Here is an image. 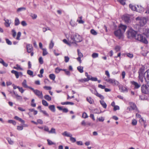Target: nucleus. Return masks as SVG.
Returning a JSON list of instances; mask_svg holds the SVG:
<instances>
[{"instance_id": "nucleus-55", "label": "nucleus", "mask_w": 149, "mask_h": 149, "mask_svg": "<svg viewBox=\"0 0 149 149\" xmlns=\"http://www.w3.org/2000/svg\"><path fill=\"white\" fill-rule=\"evenodd\" d=\"M120 47L119 46H116L115 47V49L116 52H118L120 51Z\"/></svg>"}, {"instance_id": "nucleus-47", "label": "nucleus", "mask_w": 149, "mask_h": 149, "mask_svg": "<svg viewBox=\"0 0 149 149\" xmlns=\"http://www.w3.org/2000/svg\"><path fill=\"white\" fill-rule=\"evenodd\" d=\"M13 36L14 38H15L16 35V33L15 30L14 29H12L11 31Z\"/></svg>"}, {"instance_id": "nucleus-14", "label": "nucleus", "mask_w": 149, "mask_h": 149, "mask_svg": "<svg viewBox=\"0 0 149 149\" xmlns=\"http://www.w3.org/2000/svg\"><path fill=\"white\" fill-rule=\"evenodd\" d=\"M145 81L148 83L149 82V71H147L145 73Z\"/></svg>"}, {"instance_id": "nucleus-52", "label": "nucleus", "mask_w": 149, "mask_h": 149, "mask_svg": "<svg viewBox=\"0 0 149 149\" xmlns=\"http://www.w3.org/2000/svg\"><path fill=\"white\" fill-rule=\"evenodd\" d=\"M92 56L93 58H97L98 56V54L97 53H93L92 54Z\"/></svg>"}, {"instance_id": "nucleus-15", "label": "nucleus", "mask_w": 149, "mask_h": 149, "mask_svg": "<svg viewBox=\"0 0 149 149\" xmlns=\"http://www.w3.org/2000/svg\"><path fill=\"white\" fill-rule=\"evenodd\" d=\"M4 20L5 21L4 23L5 26L7 27H9L11 24V20L8 19H6L5 18L4 19Z\"/></svg>"}, {"instance_id": "nucleus-22", "label": "nucleus", "mask_w": 149, "mask_h": 149, "mask_svg": "<svg viewBox=\"0 0 149 149\" xmlns=\"http://www.w3.org/2000/svg\"><path fill=\"white\" fill-rule=\"evenodd\" d=\"M11 72L13 74H14L16 76V78L17 79L19 77V73L17 72L14 70H12L11 71Z\"/></svg>"}, {"instance_id": "nucleus-31", "label": "nucleus", "mask_w": 149, "mask_h": 149, "mask_svg": "<svg viewBox=\"0 0 149 149\" xmlns=\"http://www.w3.org/2000/svg\"><path fill=\"white\" fill-rule=\"evenodd\" d=\"M83 67L82 66H79L77 67V69L78 71L80 73H82L83 72Z\"/></svg>"}, {"instance_id": "nucleus-3", "label": "nucleus", "mask_w": 149, "mask_h": 149, "mask_svg": "<svg viewBox=\"0 0 149 149\" xmlns=\"http://www.w3.org/2000/svg\"><path fill=\"white\" fill-rule=\"evenodd\" d=\"M135 38L136 40L145 44H147L148 43V41L146 39L145 37L142 34H137L136 35Z\"/></svg>"}, {"instance_id": "nucleus-27", "label": "nucleus", "mask_w": 149, "mask_h": 149, "mask_svg": "<svg viewBox=\"0 0 149 149\" xmlns=\"http://www.w3.org/2000/svg\"><path fill=\"white\" fill-rule=\"evenodd\" d=\"M144 72V69L142 68H140L139 71V75H143Z\"/></svg>"}, {"instance_id": "nucleus-11", "label": "nucleus", "mask_w": 149, "mask_h": 149, "mask_svg": "<svg viewBox=\"0 0 149 149\" xmlns=\"http://www.w3.org/2000/svg\"><path fill=\"white\" fill-rule=\"evenodd\" d=\"M78 55V57L77 58V60L80 63H81V58L83 56L81 52L78 49L77 50Z\"/></svg>"}, {"instance_id": "nucleus-40", "label": "nucleus", "mask_w": 149, "mask_h": 149, "mask_svg": "<svg viewBox=\"0 0 149 149\" xmlns=\"http://www.w3.org/2000/svg\"><path fill=\"white\" fill-rule=\"evenodd\" d=\"M54 45V43L52 41V40H51V41L49 45V48L50 49H52L53 48Z\"/></svg>"}, {"instance_id": "nucleus-60", "label": "nucleus", "mask_w": 149, "mask_h": 149, "mask_svg": "<svg viewBox=\"0 0 149 149\" xmlns=\"http://www.w3.org/2000/svg\"><path fill=\"white\" fill-rule=\"evenodd\" d=\"M27 73L30 76L32 75L33 74V72L30 70H27Z\"/></svg>"}, {"instance_id": "nucleus-33", "label": "nucleus", "mask_w": 149, "mask_h": 149, "mask_svg": "<svg viewBox=\"0 0 149 149\" xmlns=\"http://www.w3.org/2000/svg\"><path fill=\"white\" fill-rule=\"evenodd\" d=\"M124 19L126 22L127 23L129 22L130 19L129 17L127 16H125L124 17Z\"/></svg>"}, {"instance_id": "nucleus-58", "label": "nucleus", "mask_w": 149, "mask_h": 149, "mask_svg": "<svg viewBox=\"0 0 149 149\" xmlns=\"http://www.w3.org/2000/svg\"><path fill=\"white\" fill-rule=\"evenodd\" d=\"M90 90L93 94H95V95L96 94V93L97 92V91L95 89H90Z\"/></svg>"}, {"instance_id": "nucleus-8", "label": "nucleus", "mask_w": 149, "mask_h": 149, "mask_svg": "<svg viewBox=\"0 0 149 149\" xmlns=\"http://www.w3.org/2000/svg\"><path fill=\"white\" fill-rule=\"evenodd\" d=\"M62 135L64 136L70 137V140L73 142H74V138L72 137V135L70 133L65 131L62 133Z\"/></svg>"}, {"instance_id": "nucleus-10", "label": "nucleus", "mask_w": 149, "mask_h": 149, "mask_svg": "<svg viewBox=\"0 0 149 149\" xmlns=\"http://www.w3.org/2000/svg\"><path fill=\"white\" fill-rule=\"evenodd\" d=\"M82 40V38L81 36L77 34H75V42H80Z\"/></svg>"}, {"instance_id": "nucleus-50", "label": "nucleus", "mask_w": 149, "mask_h": 149, "mask_svg": "<svg viewBox=\"0 0 149 149\" xmlns=\"http://www.w3.org/2000/svg\"><path fill=\"white\" fill-rule=\"evenodd\" d=\"M47 141L48 142V144L49 145H52L55 144V143L54 142H53L51 140H49V139H47Z\"/></svg>"}, {"instance_id": "nucleus-28", "label": "nucleus", "mask_w": 149, "mask_h": 149, "mask_svg": "<svg viewBox=\"0 0 149 149\" xmlns=\"http://www.w3.org/2000/svg\"><path fill=\"white\" fill-rule=\"evenodd\" d=\"M44 98L45 99L48 101H50L52 100V97L49 95H46L44 96Z\"/></svg>"}, {"instance_id": "nucleus-36", "label": "nucleus", "mask_w": 149, "mask_h": 149, "mask_svg": "<svg viewBox=\"0 0 149 149\" xmlns=\"http://www.w3.org/2000/svg\"><path fill=\"white\" fill-rule=\"evenodd\" d=\"M43 50L42 55L43 56H45L48 54V52L47 51V49L45 48L42 49Z\"/></svg>"}, {"instance_id": "nucleus-48", "label": "nucleus", "mask_w": 149, "mask_h": 149, "mask_svg": "<svg viewBox=\"0 0 149 149\" xmlns=\"http://www.w3.org/2000/svg\"><path fill=\"white\" fill-rule=\"evenodd\" d=\"M63 70V69L57 68L55 69V72L56 73H59L61 71Z\"/></svg>"}, {"instance_id": "nucleus-56", "label": "nucleus", "mask_w": 149, "mask_h": 149, "mask_svg": "<svg viewBox=\"0 0 149 149\" xmlns=\"http://www.w3.org/2000/svg\"><path fill=\"white\" fill-rule=\"evenodd\" d=\"M17 88L18 89L19 91L21 93H23L24 92V90L23 89L22 87H20L19 86H18V87H17Z\"/></svg>"}, {"instance_id": "nucleus-57", "label": "nucleus", "mask_w": 149, "mask_h": 149, "mask_svg": "<svg viewBox=\"0 0 149 149\" xmlns=\"http://www.w3.org/2000/svg\"><path fill=\"white\" fill-rule=\"evenodd\" d=\"M21 33L20 32H19L17 33V37L16 38V39L17 40H19L20 39L19 38L21 36Z\"/></svg>"}, {"instance_id": "nucleus-9", "label": "nucleus", "mask_w": 149, "mask_h": 149, "mask_svg": "<svg viewBox=\"0 0 149 149\" xmlns=\"http://www.w3.org/2000/svg\"><path fill=\"white\" fill-rule=\"evenodd\" d=\"M131 83L133 86L134 89V90L137 89L139 88L141 86V84L135 81H131Z\"/></svg>"}, {"instance_id": "nucleus-5", "label": "nucleus", "mask_w": 149, "mask_h": 149, "mask_svg": "<svg viewBox=\"0 0 149 149\" xmlns=\"http://www.w3.org/2000/svg\"><path fill=\"white\" fill-rule=\"evenodd\" d=\"M141 91L144 94H149V86L143 85L141 87Z\"/></svg>"}, {"instance_id": "nucleus-1", "label": "nucleus", "mask_w": 149, "mask_h": 149, "mask_svg": "<svg viewBox=\"0 0 149 149\" xmlns=\"http://www.w3.org/2000/svg\"><path fill=\"white\" fill-rule=\"evenodd\" d=\"M118 29L114 32L115 36L119 39H123L124 38V33L127 28V26L125 25L121 24L119 26Z\"/></svg>"}, {"instance_id": "nucleus-62", "label": "nucleus", "mask_w": 149, "mask_h": 149, "mask_svg": "<svg viewBox=\"0 0 149 149\" xmlns=\"http://www.w3.org/2000/svg\"><path fill=\"white\" fill-rule=\"evenodd\" d=\"M120 3L123 5L125 4V0H117Z\"/></svg>"}, {"instance_id": "nucleus-34", "label": "nucleus", "mask_w": 149, "mask_h": 149, "mask_svg": "<svg viewBox=\"0 0 149 149\" xmlns=\"http://www.w3.org/2000/svg\"><path fill=\"white\" fill-rule=\"evenodd\" d=\"M26 8L25 7H21L18 8L17 10V11L18 12L26 10Z\"/></svg>"}, {"instance_id": "nucleus-51", "label": "nucleus", "mask_w": 149, "mask_h": 149, "mask_svg": "<svg viewBox=\"0 0 149 149\" xmlns=\"http://www.w3.org/2000/svg\"><path fill=\"white\" fill-rule=\"evenodd\" d=\"M63 71H64L65 72V74L67 75L70 76V71L68 70H67L63 69Z\"/></svg>"}, {"instance_id": "nucleus-38", "label": "nucleus", "mask_w": 149, "mask_h": 149, "mask_svg": "<svg viewBox=\"0 0 149 149\" xmlns=\"http://www.w3.org/2000/svg\"><path fill=\"white\" fill-rule=\"evenodd\" d=\"M6 139L8 141V143L10 145H13V141H12L11 139L10 138H6Z\"/></svg>"}, {"instance_id": "nucleus-6", "label": "nucleus", "mask_w": 149, "mask_h": 149, "mask_svg": "<svg viewBox=\"0 0 149 149\" xmlns=\"http://www.w3.org/2000/svg\"><path fill=\"white\" fill-rule=\"evenodd\" d=\"M105 80L109 84L117 86L118 84V82L113 79L109 78L108 79H105Z\"/></svg>"}, {"instance_id": "nucleus-37", "label": "nucleus", "mask_w": 149, "mask_h": 149, "mask_svg": "<svg viewBox=\"0 0 149 149\" xmlns=\"http://www.w3.org/2000/svg\"><path fill=\"white\" fill-rule=\"evenodd\" d=\"M137 124V121L136 120L133 119L132 120V124L133 126H135Z\"/></svg>"}, {"instance_id": "nucleus-26", "label": "nucleus", "mask_w": 149, "mask_h": 149, "mask_svg": "<svg viewBox=\"0 0 149 149\" xmlns=\"http://www.w3.org/2000/svg\"><path fill=\"white\" fill-rule=\"evenodd\" d=\"M82 17L81 16L79 17L77 19V21L79 24H83L84 22V21L82 19Z\"/></svg>"}, {"instance_id": "nucleus-30", "label": "nucleus", "mask_w": 149, "mask_h": 149, "mask_svg": "<svg viewBox=\"0 0 149 149\" xmlns=\"http://www.w3.org/2000/svg\"><path fill=\"white\" fill-rule=\"evenodd\" d=\"M144 34L148 38H149V29H146L145 32L144 33Z\"/></svg>"}, {"instance_id": "nucleus-13", "label": "nucleus", "mask_w": 149, "mask_h": 149, "mask_svg": "<svg viewBox=\"0 0 149 149\" xmlns=\"http://www.w3.org/2000/svg\"><path fill=\"white\" fill-rule=\"evenodd\" d=\"M26 49L27 52L28 53H30L33 51V47L31 44H27L26 45Z\"/></svg>"}, {"instance_id": "nucleus-12", "label": "nucleus", "mask_w": 149, "mask_h": 149, "mask_svg": "<svg viewBox=\"0 0 149 149\" xmlns=\"http://www.w3.org/2000/svg\"><path fill=\"white\" fill-rule=\"evenodd\" d=\"M144 8L140 5H136V11L141 13L144 11Z\"/></svg>"}, {"instance_id": "nucleus-24", "label": "nucleus", "mask_w": 149, "mask_h": 149, "mask_svg": "<svg viewBox=\"0 0 149 149\" xmlns=\"http://www.w3.org/2000/svg\"><path fill=\"white\" fill-rule=\"evenodd\" d=\"M100 102L103 107L106 109L107 108V105L106 103L103 100H100Z\"/></svg>"}, {"instance_id": "nucleus-49", "label": "nucleus", "mask_w": 149, "mask_h": 149, "mask_svg": "<svg viewBox=\"0 0 149 149\" xmlns=\"http://www.w3.org/2000/svg\"><path fill=\"white\" fill-rule=\"evenodd\" d=\"M126 55L130 58H132L133 57V54L130 53H127L126 54Z\"/></svg>"}, {"instance_id": "nucleus-7", "label": "nucleus", "mask_w": 149, "mask_h": 149, "mask_svg": "<svg viewBox=\"0 0 149 149\" xmlns=\"http://www.w3.org/2000/svg\"><path fill=\"white\" fill-rule=\"evenodd\" d=\"M31 89L32 90L34 94L37 96L39 98L41 99H42L43 98V94L42 91L38 90H34L32 88H31Z\"/></svg>"}, {"instance_id": "nucleus-41", "label": "nucleus", "mask_w": 149, "mask_h": 149, "mask_svg": "<svg viewBox=\"0 0 149 149\" xmlns=\"http://www.w3.org/2000/svg\"><path fill=\"white\" fill-rule=\"evenodd\" d=\"M8 122L9 123L12 124L14 125H15L16 124V122L13 120H8Z\"/></svg>"}, {"instance_id": "nucleus-20", "label": "nucleus", "mask_w": 149, "mask_h": 149, "mask_svg": "<svg viewBox=\"0 0 149 149\" xmlns=\"http://www.w3.org/2000/svg\"><path fill=\"white\" fill-rule=\"evenodd\" d=\"M14 118L17 120L19 121L22 123H25V121L24 120L17 116H15L14 117Z\"/></svg>"}, {"instance_id": "nucleus-17", "label": "nucleus", "mask_w": 149, "mask_h": 149, "mask_svg": "<svg viewBox=\"0 0 149 149\" xmlns=\"http://www.w3.org/2000/svg\"><path fill=\"white\" fill-rule=\"evenodd\" d=\"M129 7L133 11H136V6H135L132 4H130L129 5Z\"/></svg>"}, {"instance_id": "nucleus-35", "label": "nucleus", "mask_w": 149, "mask_h": 149, "mask_svg": "<svg viewBox=\"0 0 149 149\" xmlns=\"http://www.w3.org/2000/svg\"><path fill=\"white\" fill-rule=\"evenodd\" d=\"M49 77L51 79L54 81L55 79V76L54 74H50L49 75Z\"/></svg>"}, {"instance_id": "nucleus-2", "label": "nucleus", "mask_w": 149, "mask_h": 149, "mask_svg": "<svg viewBox=\"0 0 149 149\" xmlns=\"http://www.w3.org/2000/svg\"><path fill=\"white\" fill-rule=\"evenodd\" d=\"M136 20L139 22V25L141 26H143L146 23L148 19L145 17H138L136 18Z\"/></svg>"}, {"instance_id": "nucleus-32", "label": "nucleus", "mask_w": 149, "mask_h": 149, "mask_svg": "<svg viewBox=\"0 0 149 149\" xmlns=\"http://www.w3.org/2000/svg\"><path fill=\"white\" fill-rule=\"evenodd\" d=\"M30 16L33 19H36L37 17V15L36 14L33 13H31L30 14Z\"/></svg>"}, {"instance_id": "nucleus-18", "label": "nucleus", "mask_w": 149, "mask_h": 149, "mask_svg": "<svg viewBox=\"0 0 149 149\" xmlns=\"http://www.w3.org/2000/svg\"><path fill=\"white\" fill-rule=\"evenodd\" d=\"M130 107L133 110H135L136 109V105L132 102L129 103Z\"/></svg>"}, {"instance_id": "nucleus-16", "label": "nucleus", "mask_w": 149, "mask_h": 149, "mask_svg": "<svg viewBox=\"0 0 149 149\" xmlns=\"http://www.w3.org/2000/svg\"><path fill=\"white\" fill-rule=\"evenodd\" d=\"M22 86L24 88H29L31 89V88H32V87L29 86L27 84L26 81L25 79L24 80L22 83Z\"/></svg>"}, {"instance_id": "nucleus-39", "label": "nucleus", "mask_w": 149, "mask_h": 149, "mask_svg": "<svg viewBox=\"0 0 149 149\" xmlns=\"http://www.w3.org/2000/svg\"><path fill=\"white\" fill-rule=\"evenodd\" d=\"M95 95L97 96L98 97H99L101 99L103 100L104 98V97L103 95H101L100 94H99L97 93V92L96 94Z\"/></svg>"}, {"instance_id": "nucleus-29", "label": "nucleus", "mask_w": 149, "mask_h": 149, "mask_svg": "<svg viewBox=\"0 0 149 149\" xmlns=\"http://www.w3.org/2000/svg\"><path fill=\"white\" fill-rule=\"evenodd\" d=\"M61 104L63 105H67V104H70L71 105H74V103L73 102H62L61 103Z\"/></svg>"}, {"instance_id": "nucleus-53", "label": "nucleus", "mask_w": 149, "mask_h": 149, "mask_svg": "<svg viewBox=\"0 0 149 149\" xmlns=\"http://www.w3.org/2000/svg\"><path fill=\"white\" fill-rule=\"evenodd\" d=\"M88 81L89 79L86 78H84L83 79H82L79 80V81L82 82Z\"/></svg>"}, {"instance_id": "nucleus-45", "label": "nucleus", "mask_w": 149, "mask_h": 149, "mask_svg": "<svg viewBox=\"0 0 149 149\" xmlns=\"http://www.w3.org/2000/svg\"><path fill=\"white\" fill-rule=\"evenodd\" d=\"M70 38L71 40L70 41L71 43H73L74 41V35L71 36Z\"/></svg>"}, {"instance_id": "nucleus-63", "label": "nucleus", "mask_w": 149, "mask_h": 149, "mask_svg": "<svg viewBox=\"0 0 149 149\" xmlns=\"http://www.w3.org/2000/svg\"><path fill=\"white\" fill-rule=\"evenodd\" d=\"M16 97H17V100L21 101H22V98L21 96L19 95H17L16 96Z\"/></svg>"}, {"instance_id": "nucleus-44", "label": "nucleus", "mask_w": 149, "mask_h": 149, "mask_svg": "<svg viewBox=\"0 0 149 149\" xmlns=\"http://www.w3.org/2000/svg\"><path fill=\"white\" fill-rule=\"evenodd\" d=\"M42 103L45 106H47L48 105V103L45 100H42Z\"/></svg>"}, {"instance_id": "nucleus-59", "label": "nucleus", "mask_w": 149, "mask_h": 149, "mask_svg": "<svg viewBox=\"0 0 149 149\" xmlns=\"http://www.w3.org/2000/svg\"><path fill=\"white\" fill-rule=\"evenodd\" d=\"M138 77L139 80H140L141 82H143V75H139Z\"/></svg>"}, {"instance_id": "nucleus-42", "label": "nucleus", "mask_w": 149, "mask_h": 149, "mask_svg": "<svg viewBox=\"0 0 149 149\" xmlns=\"http://www.w3.org/2000/svg\"><path fill=\"white\" fill-rule=\"evenodd\" d=\"M91 33L93 35H96L97 33V32L93 29H92L90 31Z\"/></svg>"}, {"instance_id": "nucleus-54", "label": "nucleus", "mask_w": 149, "mask_h": 149, "mask_svg": "<svg viewBox=\"0 0 149 149\" xmlns=\"http://www.w3.org/2000/svg\"><path fill=\"white\" fill-rule=\"evenodd\" d=\"M49 133H54L56 134V131L55 129L53 128H52L51 129V130L50 131H49Z\"/></svg>"}, {"instance_id": "nucleus-43", "label": "nucleus", "mask_w": 149, "mask_h": 149, "mask_svg": "<svg viewBox=\"0 0 149 149\" xmlns=\"http://www.w3.org/2000/svg\"><path fill=\"white\" fill-rule=\"evenodd\" d=\"M39 62L40 64H43L44 61L42 57H40L39 59Z\"/></svg>"}, {"instance_id": "nucleus-4", "label": "nucleus", "mask_w": 149, "mask_h": 149, "mask_svg": "<svg viewBox=\"0 0 149 149\" xmlns=\"http://www.w3.org/2000/svg\"><path fill=\"white\" fill-rule=\"evenodd\" d=\"M127 37L128 38H135L136 35V32L132 28L129 29L127 31Z\"/></svg>"}, {"instance_id": "nucleus-46", "label": "nucleus", "mask_w": 149, "mask_h": 149, "mask_svg": "<svg viewBox=\"0 0 149 149\" xmlns=\"http://www.w3.org/2000/svg\"><path fill=\"white\" fill-rule=\"evenodd\" d=\"M23 126L18 125L17 126V130L19 131H21L23 130Z\"/></svg>"}, {"instance_id": "nucleus-23", "label": "nucleus", "mask_w": 149, "mask_h": 149, "mask_svg": "<svg viewBox=\"0 0 149 149\" xmlns=\"http://www.w3.org/2000/svg\"><path fill=\"white\" fill-rule=\"evenodd\" d=\"M15 25L16 26L20 24V22L19 19L17 17H16L15 20Z\"/></svg>"}, {"instance_id": "nucleus-19", "label": "nucleus", "mask_w": 149, "mask_h": 149, "mask_svg": "<svg viewBox=\"0 0 149 149\" xmlns=\"http://www.w3.org/2000/svg\"><path fill=\"white\" fill-rule=\"evenodd\" d=\"M86 100L91 104H93L94 102L93 100L90 97H87L86 98Z\"/></svg>"}, {"instance_id": "nucleus-25", "label": "nucleus", "mask_w": 149, "mask_h": 149, "mask_svg": "<svg viewBox=\"0 0 149 149\" xmlns=\"http://www.w3.org/2000/svg\"><path fill=\"white\" fill-rule=\"evenodd\" d=\"M49 108L52 111L54 112L55 111V106L54 105H51L49 107Z\"/></svg>"}, {"instance_id": "nucleus-64", "label": "nucleus", "mask_w": 149, "mask_h": 149, "mask_svg": "<svg viewBox=\"0 0 149 149\" xmlns=\"http://www.w3.org/2000/svg\"><path fill=\"white\" fill-rule=\"evenodd\" d=\"M121 91L123 92L126 91H127V89L125 86H122L121 87Z\"/></svg>"}, {"instance_id": "nucleus-21", "label": "nucleus", "mask_w": 149, "mask_h": 149, "mask_svg": "<svg viewBox=\"0 0 149 149\" xmlns=\"http://www.w3.org/2000/svg\"><path fill=\"white\" fill-rule=\"evenodd\" d=\"M81 124L82 125L84 126L87 125L90 126L91 125V123H90L88 122H85L84 120L82 122Z\"/></svg>"}, {"instance_id": "nucleus-61", "label": "nucleus", "mask_w": 149, "mask_h": 149, "mask_svg": "<svg viewBox=\"0 0 149 149\" xmlns=\"http://www.w3.org/2000/svg\"><path fill=\"white\" fill-rule=\"evenodd\" d=\"M69 58L68 56H65L64 57V61L66 63H67L69 61Z\"/></svg>"}]
</instances>
